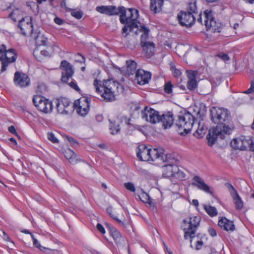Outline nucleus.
Masks as SVG:
<instances>
[{"label": "nucleus", "instance_id": "nucleus-40", "mask_svg": "<svg viewBox=\"0 0 254 254\" xmlns=\"http://www.w3.org/2000/svg\"><path fill=\"white\" fill-rule=\"evenodd\" d=\"M194 135L198 138L202 137L203 135L204 134V128L203 127H200V124H198V127L197 129L196 130L195 132L193 133Z\"/></svg>", "mask_w": 254, "mask_h": 254}, {"label": "nucleus", "instance_id": "nucleus-49", "mask_svg": "<svg viewBox=\"0 0 254 254\" xmlns=\"http://www.w3.org/2000/svg\"><path fill=\"white\" fill-rule=\"evenodd\" d=\"M254 92V79L251 81V86L247 90L244 92L246 94H251Z\"/></svg>", "mask_w": 254, "mask_h": 254}, {"label": "nucleus", "instance_id": "nucleus-21", "mask_svg": "<svg viewBox=\"0 0 254 254\" xmlns=\"http://www.w3.org/2000/svg\"><path fill=\"white\" fill-rule=\"evenodd\" d=\"M225 186L228 189L233 199L236 209L237 210L241 209L244 206L243 202L235 188L230 183H226Z\"/></svg>", "mask_w": 254, "mask_h": 254}, {"label": "nucleus", "instance_id": "nucleus-29", "mask_svg": "<svg viewBox=\"0 0 254 254\" xmlns=\"http://www.w3.org/2000/svg\"><path fill=\"white\" fill-rule=\"evenodd\" d=\"M143 47V51L148 58L153 55L155 51V46L153 42H145L141 45Z\"/></svg>", "mask_w": 254, "mask_h": 254}, {"label": "nucleus", "instance_id": "nucleus-11", "mask_svg": "<svg viewBox=\"0 0 254 254\" xmlns=\"http://www.w3.org/2000/svg\"><path fill=\"white\" fill-rule=\"evenodd\" d=\"M17 58V55L15 49L6 50L4 44H0V61H2L3 69L4 70L7 63H14Z\"/></svg>", "mask_w": 254, "mask_h": 254}, {"label": "nucleus", "instance_id": "nucleus-36", "mask_svg": "<svg viewBox=\"0 0 254 254\" xmlns=\"http://www.w3.org/2000/svg\"><path fill=\"white\" fill-rule=\"evenodd\" d=\"M110 130L112 134L118 133L120 130L119 125H117L114 122L110 121Z\"/></svg>", "mask_w": 254, "mask_h": 254}, {"label": "nucleus", "instance_id": "nucleus-34", "mask_svg": "<svg viewBox=\"0 0 254 254\" xmlns=\"http://www.w3.org/2000/svg\"><path fill=\"white\" fill-rule=\"evenodd\" d=\"M127 71L129 75H133L136 73L137 64L134 61L130 60L127 61Z\"/></svg>", "mask_w": 254, "mask_h": 254}, {"label": "nucleus", "instance_id": "nucleus-19", "mask_svg": "<svg viewBox=\"0 0 254 254\" xmlns=\"http://www.w3.org/2000/svg\"><path fill=\"white\" fill-rule=\"evenodd\" d=\"M160 116L159 112L148 107H145L141 112L142 118L153 124L159 122Z\"/></svg>", "mask_w": 254, "mask_h": 254}, {"label": "nucleus", "instance_id": "nucleus-22", "mask_svg": "<svg viewBox=\"0 0 254 254\" xmlns=\"http://www.w3.org/2000/svg\"><path fill=\"white\" fill-rule=\"evenodd\" d=\"M150 148L145 144L139 145L136 150V156L141 161H149L150 160Z\"/></svg>", "mask_w": 254, "mask_h": 254}, {"label": "nucleus", "instance_id": "nucleus-60", "mask_svg": "<svg viewBox=\"0 0 254 254\" xmlns=\"http://www.w3.org/2000/svg\"><path fill=\"white\" fill-rule=\"evenodd\" d=\"M3 233L4 236V239L7 242H10V238L4 232H3Z\"/></svg>", "mask_w": 254, "mask_h": 254}, {"label": "nucleus", "instance_id": "nucleus-56", "mask_svg": "<svg viewBox=\"0 0 254 254\" xmlns=\"http://www.w3.org/2000/svg\"><path fill=\"white\" fill-rule=\"evenodd\" d=\"M66 139L71 144L76 143L77 141L75 139L71 137L66 136Z\"/></svg>", "mask_w": 254, "mask_h": 254}, {"label": "nucleus", "instance_id": "nucleus-38", "mask_svg": "<svg viewBox=\"0 0 254 254\" xmlns=\"http://www.w3.org/2000/svg\"><path fill=\"white\" fill-rule=\"evenodd\" d=\"M173 177L179 181H183L185 180L186 178V175L183 171L180 170L179 167H178V171H176V172H175L174 175Z\"/></svg>", "mask_w": 254, "mask_h": 254}, {"label": "nucleus", "instance_id": "nucleus-15", "mask_svg": "<svg viewBox=\"0 0 254 254\" xmlns=\"http://www.w3.org/2000/svg\"><path fill=\"white\" fill-rule=\"evenodd\" d=\"M150 156L151 161H155L156 160L160 161L162 162H167L170 161L171 162V159L174 162V159L172 158V154H165L164 150L160 148H151ZM173 163V162H172Z\"/></svg>", "mask_w": 254, "mask_h": 254}, {"label": "nucleus", "instance_id": "nucleus-5", "mask_svg": "<svg viewBox=\"0 0 254 254\" xmlns=\"http://www.w3.org/2000/svg\"><path fill=\"white\" fill-rule=\"evenodd\" d=\"M201 221L199 216L193 215L183 220L182 227L184 231V238L187 240L189 238L192 241V238L195 237V234L198 229Z\"/></svg>", "mask_w": 254, "mask_h": 254}, {"label": "nucleus", "instance_id": "nucleus-4", "mask_svg": "<svg viewBox=\"0 0 254 254\" xmlns=\"http://www.w3.org/2000/svg\"><path fill=\"white\" fill-rule=\"evenodd\" d=\"M195 120V118L189 112H185L178 116L175 125L181 134H185L190 132Z\"/></svg>", "mask_w": 254, "mask_h": 254}, {"label": "nucleus", "instance_id": "nucleus-42", "mask_svg": "<svg viewBox=\"0 0 254 254\" xmlns=\"http://www.w3.org/2000/svg\"><path fill=\"white\" fill-rule=\"evenodd\" d=\"M83 12L80 10H73L71 12V15L77 19H81L83 16Z\"/></svg>", "mask_w": 254, "mask_h": 254}, {"label": "nucleus", "instance_id": "nucleus-59", "mask_svg": "<svg viewBox=\"0 0 254 254\" xmlns=\"http://www.w3.org/2000/svg\"><path fill=\"white\" fill-rule=\"evenodd\" d=\"M10 141L14 145H17V142L15 139L13 137H11L9 138Z\"/></svg>", "mask_w": 254, "mask_h": 254}, {"label": "nucleus", "instance_id": "nucleus-1", "mask_svg": "<svg viewBox=\"0 0 254 254\" xmlns=\"http://www.w3.org/2000/svg\"><path fill=\"white\" fill-rule=\"evenodd\" d=\"M36 47L33 56L37 61L42 62L50 59L55 52V46L48 42V38L40 32L34 36Z\"/></svg>", "mask_w": 254, "mask_h": 254}, {"label": "nucleus", "instance_id": "nucleus-13", "mask_svg": "<svg viewBox=\"0 0 254 254\" xmlns=\"http://www.w3.org/2000/svg\"><path fill=\"white\" fill-rule=\"evenodd\" d=\"M253 140L249 137L241 136L234 138L230 143L231 146L235 150H245L248 148H252Z\"/></svg>", "mask_w": 254, "mask_h": 254}, {"label": "nucleus", "instance_id": "nucleus-33", "mask_svg": "<svg viewBox=\"0 0 254 254\" xmlns=\"http://www.w3.org/2000/svg\"><path fill=\"white\" fill-rule=\"evenodd\" d=\"M139 30L142 32L140 36V45H142L148 38L149 29L146 27L144 25H141Z\"/></svg>", "mask_w": 254, "mask_h": 254}, {"label": "nucleus", "instance_id": "nucleus-9", "mask_svg": "<svg viewBox=\"0 0 254 254\" xmlns=\"http://www.w3.org/2000/svg\"><path fill=\"white\" fill-rule=\"evenodd\" d=\"M232 131V128L229 126H224L223 129L221 128L220 126L213 127L209 130L207 135L208 145L212 146L215 143L218 137L223 139L225 134H230Z\"/></svg>", "mask_w": 254, "mask_h": 254}, {"label": "nucleus", "instance_id": "nucleus-31", "mask_svg": "<svg viewBox=\"0 0 254 254\" xmlns=\"http://www.w3.org/2000/svg\"><path fill=\"white\" fill-rule=\"evenodd\" d=\"M110 232L115 243L117 245L121 244L123 241V238H122L120 232L114 227L110 229Z\"/></svg>", "mask_w": 254, "mask_h": 254}, {"label": "nucleus", "instance_id": "nucleus-32", "mask_svg": "<svg viewBox=\"0 0 254 254\" xmlns=\"http://www.w3.org/2000/svg\"><path fill=\"white\" fill-rule=\"evenodd\" d=\"M31 238L33 241L34 246L38 248L41 251L45 253H47L48 254H52V252H53L55 251H57L56 250L51 249L41 246L38 241L34 237L33 234H31Z\"/></svg>", "mask_w": 254, "mask_h": 254}, {"label": "nucleus", "instance_id": "nucleus-7", "mask_svg": "<svg viewBox=\"0 0 254 254\" xmlns=\"http://www.w3.org/2000/svg\"><path fill=\"white\" fill-rule=\"evenodd\" d=\"M203 16L206 31L212 33L220 32L222 29V24L215 19L211 10H205L204 11Z\"/></svg>", "mask_w": 254, "mask_h": 254}, {"label": "nucleus", "instance_id": "nucleus-8", "mask_svg": "<svg viewBox=\"0 0 254 254\" xmlns=\"http://www.w3.org/2000/svg\"><path fill=\"white\" fill-rule=\"evenodd\" d=\"M126 14L127 10L123 15H120V21L123 24H127L129 31H131L134 28L138 27L137 19L139 17V12L134 8H130L127 9L128 16H127Z\"/></svg>", "mask_w": 254, "mask_h": 254}, {"label": "nucleus", "instance_id": "nucleus-62", "mask_svg": "<svg viewBox=\"0 0 254 254\" xmlns=\"http://www.w3.org/2000/svg\"><path fill=\"white\" fill-rule=\"evenodd\" d=\"M180 89L183 90V91H185L186 90V87L185 85H181L180 86Z\"/></svg>", "mask_w": 254, "mask_h": 254}, {"label": "nucleus", "instance_id": "nucleus-23", "mask_svg": "<svg viewBox=\"0 0 254 254\" xmlns=\"http://www.w3.org/2000/svg\"><path fill=\"white\" fill-rule=\"evenodd\" d=\"M151 77V74L149 72L139 69L136 71L135 80L138 84L144 85L148 83Z\"/></svg>", "mask_w": 254, "mask_h": 254}, {"label": "nucleus", "instance_id": "nucleus-18", "mask_svg": "<svg viewBox=\"0 0 254 254\" xmlns=\"http://www.w3.org/2000/svg\"><path fill=\"white\" fill-rule=\"evenodd\" d=\"M96 10L99 13L108 15H118L119 14H120V15H123L126 9L123 6L117 8L114 5H102L96 7Z\"/></svg>", "mask_w": 254, "mask_h": 254}, {"label": "nucleus", "instance_id": "nucleus-61", "mask_svg": "<svg viewBox=\"0 0 254 254\" xmlns=\"http://www.w3.org/2000/svg\"><path fill=\"white\" fill-rule=\"evenodd\" d=\"M21 232L26 234H30L31 236V234H33L32 233H31L27 229H24L22 231H21Z\"/></svg>", "mask_w": 254, "mask_h": 254}, {"label": "nucleus", "instance_id": "nucleus-27", "mask_svg": "<svg viewBox=\"0 0 254 254\" xmlns=\"http://www.w3.org/2000/svg\"><path fill=\"white\" fill-rule=\"evenodd\" d=\"M63 153L65 157L68 160L69 162L72 165L76 164L82 161V160L70 148L64 149L63 151Z\"/></svg>", "mask_w": 254, "mask_h": 254}, {"label": "nucleus", "instance_id": "nucleus-48", "mask_svg": "<svg viewBox=\"0 0 254 254\" xmlns=\"http://www.w3.org/2000/svg\"><path fill=\"white\" fill-rule=\"evenodd\" d=\"M196 73L195 71L193 70H188L187 71V77L189 80H196L195 79Z\"/></svg>", "mask_w": 254, "mask_h": 254}, {"label": "nucleus", "instance_id": "nucleus-51", "mask_svg": "<svg viewBox=\"0 0 254 254\" xmlns=\"http://www.w3.org/2000/svg\"><path fill=\"white\" fill-rule=\"evenodd\" d=\"M8 130L12 134L19 137V135L18 134L16 130L13 126H11L9 127L8 128Z\"/></svg>", "mask_w": 254, "mask_h": 254}, {"label": "nucleus", "instance_id": "nucleus-45", "mask_svg": "<svg viewBox=\"0 0 254 254\" xmlns=\"http://www.w3.org/2000/svg\"><path fill=\"white\" fill-rule=\"evenodd\" d=\"M216 57L220 58L224 62L228 61L230 60L228 55L226 54L220 52L216 55Z\"/></svg>", "mask_w": 254, "mask_h": 254}, {"label": "nucleus", "instance_id": "nucleus-24", "mask_svg": "<svg viewBox=\"0 0 254 254\" xmlns=\"http://www.w3.org/2000/svg\"><path fill=\"white\" fill-rule=\"evenodd\" d=\"M192 185L198 189L203 190L206 193L212 195L213 192L210 187L204 182V180L198 176H194L192 178Z\"/></svg>", "mask_w": 254, "mask_h": 254}, {"label": "nucleus", "instance_id": "nucleus-39", "mask_svg": "<svg viewBox=\"0 0 254 254\" xmlns=\"http://www.w3.org/2000/svg\"><path fill=\"white\" fill-rule=\"evenodd\" d=\"M187 86L189 90H194L197 87L196 80H189L187 84Z\"/></svg>", "mask_w": 254, "mask_h": 254}, {"label": "nucleus", "instance_id": "nucleus-3", "mask_svg": "<svg viewBox=\"0 0 254 254\" xmlns=\"http://www.w3.org/2000/svg\"><path fill=\"white\" fill-rule=\"evenodd\" d=\"M187 11H181L177 15L179 23L183 27L190 28L195 21L194 14L197 13L196 1H190L187 8Z\"/></svg>", "mask_w": 254, "mask_h": 254}, {"label": "nucleus", "instance_id": "nucleus-12", "mask_svg": "<svg viewBox=\"0 0 254 254\" xmlns=\"http://www.w3.org/2000/svg\"><path fill=\"white\" fill-rule=\"evenodd\" d=\"M90 102V98L82 96L74 101L73 110H75L78 115L84 117L89 113Z\"/></svg>", "mask_w": 254, "mask_h": 254}, {"label": "nucleus", "instance_id": "nucleus-54", "mask_svg": "<svg viewBox=\"0 0 254 254\" xmlns=\"http://www.w3.org/2000/svg\"><path fill=\"white\" fill-rule=\"evenodd\" d=\"M12 63H7L6 64V65L5 66V69L4 70L2 69V66H3V64H2V61H0V74L1 73V72H3L4 71H5L6 69H7V66L11 64H12Z\"/></svg>", "mask_w": 254, "mask_h": 254}, {"label": "nucleus", "instance_id": "nucleus-47", "mask_svg": "<svg viewBox=\"0 0 254 254\" xmlns=\"http://www.w3.org/2000/svg\"><path fill=\"white\" fill-rule=\"evenodd\" d=\"M69 86L72 88L73 89H74L75 91H76V92H78V93H80L81 92V90L79 88V87L78 86L76 82L74 81H72L71 82H70V83H69Z\"/></svg>", "mask_w": 254, "mask_h": 254}, {"label": "nucleus", "instance_id": "nucleus-16", "mask_svg": "<svg viewBox=\"0 0 254 254\" xmlns=\"http://www.w3.org/2000/svg\"><path fill=\"white\" fill-rule=\"evenodd\" d=\"M73 106V104L67 98L61 97L57 99L56 107L59 114L67 115L71 113Z\"/></svg>", "mask_w": 254, "mask_h": 254}, {"label": "nucleus", "instance_id": "nucleus-26", "mask_svg": "<svg viewBox=\"0 0 254 254\" xmlns=\"http://www.w3.org/2000/svg\"><path fill=\"white\" fill-rule=\"evenodd\" d=\"M218 224L224 230L227 232H233L235 229L234 222L225 217H220Z\"/></svg>", "mask_w": 254, "mask_h": 254}, {"label": "nucleus", "instance_id": "nucleus-10", "mask_svg": "<svg viewBox=\"0 0 254 254\" xmlns=\"http://www.w3.org/2000/svg\"><path fill=\"white\" fill-rule=\"evenodd\" d=\"M32 102L36 109L41 112L48 114L51 113L53 110L52 102L43 96L34 95Z\"/></svg>", "mask_w": 254, "mask_h": 254}, {"label": "nucleus", "instance_id": "nucleus-46", "mask_svg": "<svg viewBox=\"0 0 254 254\" xmlns=\"http://www.w3.org/2000/svg\"><path fill=\"white\" fill-rule=\"evenodd\" d=\"M125 188L129 191L134 192L135 191V188L133 184L131 183H126L124 184Z\"/></svg>", "mask_w": 254, "mask_h": 254}, {"label": "nucleus", "instance_id": "nucleus-64", "mask_svg": "<svg viewBox=\"0 0 254 254\" xmlns=\"http://www.w3.org/2000/svg\"><path fill=\"white\" fill-rule=\"evenodd\" d=\"M247 2H248L251 4H253L254 3V0H245Z\"/></svg>", "mask_w": 254, "mask_h": 254}, {"label": "nucleus", "instance_id": "nucleus-30", "mask_svg": "<svg viewBox=\"0 0 254 254\" xmlns=\"http://www.w3.org/2000/svg\"><path fill=\"white\" fill-rule=\"evenodd\" d=\"M150 10L157 13L161 11L164 4V0H150Z\"/></svg>", "mask_w": 254, "mask_h": 254}, {"label": "nucleus", "instance_id": "nucleus-53", "mask_svg": "<svg viewBox=\"0 0 254 254\" xmlns=\"http://www.w3.org/2000/svg\"><path fill=\"white\" fill-rule=\"evenodd\" d=\"M203 245L202 241H197L195 245V249L196 250H200Z\"/></svg>", "mask_w": 254, "mask_h": 254}, {"label": "nucleus", "instance_id": "nucleus-17", "mask_svg": "<svg viewBox=\"0 0 254 254\" xmlns=\"http://www.w3.org/2000/svg\"><path fill=\"white\" fill-rule=\"evenodd\" d=\"M60 69L62 70L61 81L64 83H68L74 74L72 65L66 60H63L60 64Z\"/></svg>", "mask_w": 254, "mask_h": 254}, {"label": "nucleus", "instance_id": "nucleus-2", "mask_svg": "<svg viewBox=\"0 0 254 254\" xmlns=\"http://www.w3.org/2000/svg\"><path fill=\"white\" fill-rule=\"evenodd\" d=\"M96 92L99 94L104 101L112 102L116 100V95L120 84L113 79L101 81L95 79L94 81Z\"/></svg>", "mask_w": 254, "mask_h": 254}, {"label": "nucleus", "instance_id": "nucleus-35", "mask_svg": "<svg viewBox=\"0 0 254 254\" xmlns=\"http://www.w3.org/2000/svg\"><path fill=\"white\" fill-rule=\"evenodd\" d=\"M204 209L207 214L211 217L216 216L218 214L217 209L214 206L206 205H204Z\"/></svg>", "mask_w": 254, "mask_h": 254}, {"label": "nucleus", "instance_id": "nucleus-55", "mask_svg": "<svg viewBox=\"0 0 254 254\" xmlns=\"http://www.w3.org/2000/svg\"><path fill=\"white\" fill-rule=\"evenodd\" d=\"M208 233L210 236L212 237H215L217 235V233L215 230L213 228H210L208 230Z\"/></svg>", "mask_w": 254, "mask_h": 254}, {"label": "nucleus", "instance_id": "nucleus-44", "mask_svg": "<svg viewBox=\"0 0 254 254\" xmlns=\"http://www.w3.org/2000/svg\"><path fill=\"white\" fill-rule=\"evenodd\" d=\"M47 137L48 139L53 143H57L59 142L58 139L52 132H48L47 134Z\"/></svg>", "mask_w": 254, "mask_h": 254}, {"label": "nucleus", "instance_id": "nucleus-37", "mask_svg": "<svg viewBox=\"0 0 254 254\" xmlns=\"http://www.w3.org/2000/svg\"><path fill=\"white\" fill-rule=\"evenodd\" d=\"M20 17V12L18 10H13L9 15V17L14 22L19 21Z\"/></svg>", "mask_w": 254, "mask_h": 254}, {"label": "nucleus", "instance_id": "nucleus-6", "mask_svg": "<svg viewBox=\"0 0 254 254\" xmlns=\"http://www.w3.org/2000/svg\"><path fill=\"white\" fill-rule=\"evenodd\" d=\"M210 116L212 121L216 126H221L223 129L224 126H229L225 122L229 120L230 114L229 111L225 108L213 107L210 110Z\"/></svg>", "mask_w": 254, "mask_h": 254}, {"label": "nucleus", "instance_id": "nucleus-58", "mask_svg": "<svg viewBox=\"0 0 254 254\" xmlns=\"http://www.w3.org/2000/svg\"><path fill=\"white\" fill-rule=\"evenodd\" d=\"M192 203L193 205H194L196 207L198 206L199 205L198 201L197 199H194L192 200Z\"/></svg>", "mask_w": 254, "mask_h": 254}, {"label": "nucleus", "instance_id": "nucleus-63", "mask_svg": "<svg viewBox=\"0 0 254 254\" xmlns=\"http://www.w3.org/2000/svg\"><path fill=\"white\" fill-rule=\"evenodd\" d=\"M37 2L39 4H41L43 2L46 1L47 0H36Z\"/></svg>", "mask_w": 254, "mask_h": 254}, {"label": "nucleus", "instance_id": "nucleus-28", "mask_svg": "<svg viewBox=\"0 0 254 254\" xmlns=\"http://www.w3.org/2000/svg\"><path fill=\"white\" fill-rule=\"evenodd\" d=\"M162 123L164 128L170 127L174 122V118L172 114H163L160 116L159 122Z\"/></svg>", "mask_w": 254, "mask_h": 254}, {"label": "nucleus", "instance_id": "nucleus-52", "mask_svg": "<svg viewBox=\"0 0 254 254\" xmlns=\"http://www.w3.org/2000/svg\"><path fill=\"white\" fill-rule=\"evenodd\" d=\"M96 227H97V230L100 233H101L102 234H105V233H106L105 230L102 224H101L100 223H98L97 224Z\"/></svg>", "mask_w": 254, "mask_h": 254}, {"label": "nucleus", "instance_id": "nucleus-43", "mask_svg": "<svg viewBox=\"0 0 254 254\" xmlns=\"http://www.w3.org/2000/svg\"><path fill=\"white\" fill-rule=\"evenodd\" d=\"M171 70L175 77H178L181 75V71L177 69L173 64L171 65Z\"/></svg>", "mask_w": 254, "mask_h": 254}, {"label": "nucleus", "instance_id": "nucleus-41", "mask_svg": "<svg viewBox=\"0 0 254 254\" xmlns=\"http://www.w3.org/2000/svg\"><path fill=\"white\" fill-rule=\"evenodd\" d=\"M173 85L170 81L167 82L164 85V91L167 94H171L172 93Z\"/></svg>", "mask_w": 254, "mask_h": 254}, {"label": "nucleus", "instance_id": "nucleus-20", "mask_svg": "<svg viewBox=\"0 0 254 254\" xmlns=\"http://www.w3.org/2000/svg\"><path fill=\"white\" fill-rule=\"evenodd\" d=\"M172 158L174 159V162L171 159V162L173 163L167 161L163 162L166 163L167 164L165 165L163 168L162 176L164 178H169L173 177L174 175L175 172L178 171V164L179 160L175 158L172 155Z\"/></svg>", "mask_w": 254, "mask_h": 254}, {"label": "nucleus", "instance_id": "nucleus-57", "mask_svg": "<svg viewBox=\"0 0 254 254\" xmlns=\"http://www.w3.org/2000/svg\"><path fill=\"white\" fill-rule=\"evenodd\" d=\"M128 31H129L128 25L127 24H125V26L122 29L123 34L127 33Z\"/></svg>", "mask_w": 254, "mask_h": 254}, {"label": "nucleus", "instance_id": "nucleus-50", "mask_svg": "<svg viewBox=\"0 0 254 254\" xmlns=\"http://www.w3.org/2000/svg\"><path fill=\"white\" fill-rule=\"evenodd\" d=\"M54 21L55 23L58 24V25H62L64 24L65 22V21L63 19L57 16H56L54 18Z\"/></svg>", "mask_w": 254, "mask_h": 254}, {"label": "nucleus", "instance_id": "nucleus-14", "mask_svg": "<svg viewBox=\"0 0 254 254\" xmlns=\"http://www.w3.org/2000/svg\"><path fill=\"white\" fill-rule=\"evenodd\" d=\"M18 28L20 29V33L24 36H26L31 34L34 37L35 36L33 32L32 18L30 16H27L19 20Z\"/></svg>", "mask_w": 254, "mask_h": 254}, {"label": "nucleus", "instance_id": "nucleus-25", "mask_svg": "<svg viewBox=\"0 0 254 254\" xmlns=\"http://www.w3.org/2000/svg\"><path fill=\"white\" fill-rule=\"evenodd\" d=\"M14 81L16 85L21 87H25L29 84L30 79L26 74L16 71L14 74Z\"/></svg>", "mask_w": 254, "mask_h": 254}]
</instances>
